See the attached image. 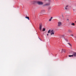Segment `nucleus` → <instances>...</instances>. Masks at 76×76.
<instances>
[{
	"mask_svg": "<svg viewBox=\"0 0 76 76\" xmlns=\"http://www.w3.org/2000/svg\"><path fill=\"white\" fill-rule=\"evenodd\" d=\"M50 35H54V31L53 30H52L50 31Z\"/></svg>",
	"mask_w": 76,
	"mask_h": 76,
	"instance_id": "1",
	"label": "nucleus"
},
{
	"mask_svg": "<svg viewBox=\"0 0 76 76\" xmlns=\"http://www.w3.org/2000/svg\"><path fill=\"white\" fill-rule=\"evenodd\" d=\"M37 4H39V5H41V4H43V3H42V2L38 1L37 2Z\"/></svg>",
	"mask_w": 76,
	"mask_h": 76,
	"instance_id": "2",
	"label": "nucleus"
},
{
	"mask_svg": "<svg viewBox=\"0 0 76 76\" xmlns=\"http://www.w3.org/2000/svg\"><path fill=\"white\" fill-rule=\"evenodd\" d=\"M39 29L40 31H41V30H42V24H41L39 25Z\"/></svg>",
	"mask_w": 76,
	"mask_h": 76,
	"instance_id": "3",
	"label": "nucleus"
},
{
	"mask_svg": "<svg viewBox=\"0 0 76 76\" xmlns=\"http://www.w3.org/2000/svg\"><path fill=\"white\" fill-rule=\"evenodd\" d=\"M72 55L74 57H76V53L75 52H74L73 53Z\"/></svg>",
	"mask_w": 76,
	"mask_h": 76,
	"instance_id": "4",
	"label": "nucleus"
},
{
	"mask_svg": "<svg viewBox=\"0 0 76 76\" xmlns=\"http://www.w3.org/2000/svg\"><path fill=\"white\" fill-rule=\"evenodd\" d=\"M65 9L66 10H67L69 9V6L67 5L66 6Z\"/></svg>",
	"mask_w": 76,
	"mask_h": 76,
	"instance_id": "5",
	"label": "nucleus"
},
{
	"mask_svg": "<svg viewBox=\"0 0 76 76\" xmlns=\"http://www.w3.org/2000/svg\"><path fill=\"white\" fill-rule=\"evenodd\" d=\"M61 25V23L60 22H58V26H60Z\"/></svg>",
	"mask_w": 76,
	"mask_h": 76,
	"instance_id": "6",
	"label": "nucleus"
},
{
	"mask_svg": "<svg viewBox=\"0 0 76 76\" xmlns=\"http://www.w3.org/2000/svg\"><path fill=\"white\" fill-rule=\"evenodd\" d=\"M25 18H26V19H28V20H29V18L28 17H27L26 16Z\"/></svg>",
	"mask_w": 76,
	"mask_h": 76,
	"instance_id": "7",
	"label": "nucleus"
},
{
	"mask_svg": "<svg viewBox=\"0 0 76 76\" xmlns=\"http://www.w3.org/2000/svg\"><path fill=\"white\" fill-rule=\"evenodd\" d=\"M50 32H51V30H49L48 32V34H49V33H50Z\"/></svg>",
	"mask_w": 76,
	"mask_h": 76,
	"instance_id": "8",
	"label": "nucleus"
},
{
	"mask_svg": "<svg viewBox=\"0 0 76 76\" xmlns=\"http://www.w3.org/2000/svg\"><path fill=\"white\" fill-rule=\"evenodd\" d=\"M53 19V17H51V18L49 19V21H51V19Z\"/></svg>",
	"mask_w": 76,
	"mask_h": 76,
	"instance_id": "9",
	"label": "nucleus"
},
{
	"mask_svg": "<svg viewBox=\"0 0 76 76\" xmlns=\"http://www.w3.org/2000/svg\"><path fill=\"white\" fill-rule=\"evenodd\" d=\"M68 31V32H72V31L70 30H69Z\"/></svg>",
	"mask_w": 76,
	"mask_h": 76,
	"instance_id": "10",
	"label": "nucleus"
},
{
	"mask_svg": "<svg viewBox=\"0 0 76 76\" xmlns=\"http://www.w3.org/2000/svg\"><path fill=\"white\" fill-rule=\"evenodd\" d=\"M71 25H73V26H75V23H71Z\"/></svg>",
	"mask_w": 76,
	"mask_h": 76,
	"instance_id": "11",
	"label": "nucleus"
},
{
	"mask_svg": "<svg viewBox=\"0 0 76 76\" xmlns=\"http://www.w3.org/2000/svg\"><path fill=\"white\" fill-rule=\"evenodd\" d=\"M69 57H73V55H69Z\"/></svg>",
	"mask_w": 76,
	"mask_h": 76,
	"instance_id": "12",
	"label": "nucleus"
},
{
	"mask_svg": "<svg viewBox=\"0 0 76 76\" xmlns=\"http://www.w3.org/2000/svg\"><path fill=\"white\" fill-rule=\"evenodd\" d=\"M45 31V28H43V31Z\"/></svg>",
	"mask_w": 76,
	"mask_h": 76,
	"instance_id": "13",
	"label": "nucleus"
},
{
	"mask_svg": "<svg viewBox=\"0 0 76 76\" xmlns=\"http://www.w3.org/2000/svg\"><path fill=\"white\" fill-rule=\"evenodd\" d=\"M68 44H69V45H70V46H72V45H71V44H70L68 43Z\"/></svg>",
	"mask_w": 76,
	"mask_h": 76,
	"instance_id": "14",
	"label": "nucleus"
},
{
	"mask_svg": "<svg viewBox=\"0 0 76 76\" xmlns=\"http://www.w3.org/2000/svg\"><path fill=\"white\" fill-rule=\"evenodd\" d=\"M46 5H47V6H48V4H46Z\"/></svg>",
	"mask_w": 76,
	"mask_h": 76,
	"instance_id": "15",
	"label": "nucleus"
},
{
	"mask_svg": "<svg viewBox=\"0 0 76 76\" xmlns=\"http://www.w3.org/2000/svg\"><path fill=\"white\" fill-rule=\"evenodd\" d=\"M62 52H63V49L62 50Z\"/></svg>",
	"mask_w": 76,
	"mask_h": 76,
	"instance_id": "16",
	"label": "nucleus"
},
{
	"mask_svg": "<svg viewBox=\"0 0 76 76\" xmlns=\"http://www.w3.org/2000/svg\"><path fill=\"white\" fill-rule=\"evenodd\" d=\"M47 35H48V34H47Z\"/></svg>",
	"mask_w": 76,
	"mask_h": 76,
	"instance_id": "17",
	"label": "nucleus"
},
{
	"mask_svg": "<svg viewBox=\"0 0 76 76\" xmlns=\"http://www.w3.org/2000/svg\"><path fill=\"white\" fill-rule=\"evenodd\" d=\"M67 20H69V19H67Z\"/></svg>",
	"mask_w": 76,
	"mask_h": 76,
	"instance_id": "18",
	"label": "nucleus"
},
{
	"mask_svg": "<svg viewBox=\"0 0 76 76\" xmlns=\"http://www.w3.org/2000/svg\"><path fill=\"white\" fill-rule=\"evenodd\" d=\"M62 36H63V37H64V35H62Z\"/></svg>",
	"mask_w": 76,
	"mask_h": 76,
	"instance_id": "19",
	"label": "nucleus"
},
{
	"mask_svg": "<svg viewBox=\"0 0 76 76\" xmlns=\"http://www.w3.org/2000/svg\"><path fill=\"white\" fill-rule=\"evenodd\" d=\"M62 16H63V15H62Z\"/></svg>",
	"mask_w": 76,
	"mask_h": 76,
	"instance_id": "20",
	"label": "nucleus"
},
{
	"mask_svg": "<svg viewBox=\"0 0 76 76\" xmlns=\"http://www.w3.org/2000/svg\"><path fill=\"white\" fill-rule=\"evenodd\" d=\"M75 22H76V21H75Z\"/></svg>",
	"mask_w": 76,
	"mask_h": 76,
	"instance_id": "21",
	"label": "nucleus"
}]
</instances>
